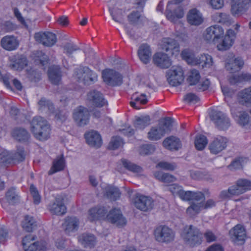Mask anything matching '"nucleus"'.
<instances>
[{
  "label": "nucleus",
  "mask_w": 251,
  "mask_h": 251,
  "mask_svg": "<svg viewBox=\"0 0 251 251\" xmlns=\"http://www.w3.org/2000/svg\"><path fill=\"white\" fill-rule=\"evenodd\" d=\"M65 167V159L63 156L58 157L53 161L52 166L48 172L49 175L63 170Z\"/></svg>",
  "instance_id": "nucleus-39"
},
{
  "label": "nucleus",
  "mask_w": 251,
  "mask_h": 251,
  "mask_svg": "<svg viewBox=\"0 0 251 251\" xmlns=\"http://www.w3.org/2000/svg\"><path fill=\"white\" fill-rule=\"evenodd\" d=\"M249 121V116L245 112H241L239 116L238 123L243 126L247 125Z\"/></svg>",
  "instance_id": "nucleus-63"
},
{
  "label": "nucleus",
  "mask_w": 251,
  "mask_h": 251,
  "mask_svg": "<svg viewBox=\"0 0 251 251\" xmlns=\"http://www.w3.org/2000/svg\"><path fill=\"white\" fill-rule=\"evenodd\" d=\"M154 176L156 179L164 183L172 182L176 180V178L173 176L161 172H155Z\"/></svg>",
  "instance_id": "nucleus-47"
},
{
  "label": "nucleus",
  "mask_w": 251,
  "mask_h": 251,
  "mask_svg": "<svg viewBox=\"0 0 251 251\" xmlns=\"http://www.w3.org/2000/svg\"><path fill=\"white\" fill-rule=\"evenodd\" d=\"M111 15L113 19L116 22L122 23L123 21V14L122 9H110Z\"/></svg>",
  "instance_id": "nucleus-54"
},
{
  "label": "nucleus",
  "mask_w": 251,
  "mask_h": 251,
  "mask_svg": "<svg viewBox=\"0 0 251 251\" xmlns=\"http://www.w3.org/2000/svg\"><path fill=\"white\" fill-rule=\"evenodd\" d=\"M131 99L132 100L130 102V105L136 109L141 108V105L145 104L148 101L146 96L144 94L139 96L133 95Z\"/></svg>",
  "instance_id": "nucleus-40"
},
{
  "label": "nucleus",
  "mask_w": 251,
  "mask_h": 251,
  "mask_svg": "<svg viewBox=\"0 0 251 251\" xmlns=\"http://www.w3.org/2000/svg\"><path fill=\"white\" fill-rule=\"evenodd\" d=\"M161 46L162 49L166 51H172V54L175 53V52L178 53L179 51V44L175 39L172 38H163L161 42Z\"/></svg>",
  "instance_id": "nucleus-26"
},
{
  "label": "nucleus",
  "mask_w": 251,
  "mask_h": 251,
  "mask_svg": "<svg viewBox=\"0 0 251 251\" xmlns=\"http://www.w3.org/2000/svg\"><path fill=\"white\" fill-rule=\"evenodd\" d=\"M153 63H166L169 61L168 55L163 52H157L152 56Z\"/></svg>",
  "instance_id": "nucleus-50"
},
{
  "label": "nucleus",
  "mask_w": 251,
  "mask_h": 251,
  "mask_svg": "<svg viewBox=\"0 0 251 251\" xmlns=\"http://www.w3.org/2000/svg\"><path fill=\"white\" fill-rule=\"evenodd\" d=\"M103 82L109 86H119L123 83V76L118 72L110 69H105L102 71Z\"/></svg>",
  "instance_id": "nucleus-6"
},
{
  "label": "nucleus",
  "mask_w": 251,
  "mask_h": 251,
  "mask_svg": "<svg viewBox=\"0 0 251 251\" xmlns=\"http://www.w3.org/2000/svg\"><path fill=\"white\" fill-rule=\"evenodd\" d=\"M244 64H226L225 67L230 73H234L239 71Z\"/></svg>",
  "instance_id": "nucleus-60"
},
{
  "label": "nucleus",
  "mask_w": 251,
  "mask_h": 251,
  "mask_svg": "<svg viewBox=\"0 0 251 251\" xmlns=\"http://www.w3.org/2000/svg\"><path fill=\"white\" fill-rule=\"evenodd\" d=\"M163 145L165 148L170 150H177L181 146L179 139L174 136L166 138L163 142Z\"/></svg>",
  "instance_id": "nucleus-33"
},
{
  "label": "nucleus",
  "mask_w": 251,
  "mask_h": 251,
  "mask_svg": "<svg viewBox=\"0 0 251 251\" xmlns=\"http://www.w3.org/2000/svg\"><path fill=\"white\" fill-rule=\"evenodd\" d=\"M84 78L81 79V83L85 85H89L97 80V74L89 69H86L84 74Z\"/></svg>",
  "instance_id": "nucleus-43"
},
{
  "label": "nucleus",
  "mask_w": 251,
  "mask_h": 251,
  "mask_svg": "<svg viewBox=\"0 0 251 251\" xmlns=\"http://www.w3.org/2000/svg\"><path fill=\"white\" fill-rule=\"evenodd\" d=\"M154 151V146L152 145H143L139 149V153L142 155H149L152 153Z\"/></svg>",
  "instance_id": "nucleus-55"
},
{
  "label": "nucleus",
  "mask_w": 251,
  "mask_h": 251,
  "mask_svg": "<svg viewBox=\"0 0 251 251\" xmlns=\"http://www.w3.org/2000/svg\"><path fill=\"white\" fill-rule=\"evenodd\" d=\"M182 59L187 63H195L197 57H195L194 52L188 49L183 50L181 53Z\"/></svg>",
  "instance_id": "nucleus-48"
},
{
  "label": "nucleus",
  "mask_w": 251,
  "mask_h": 251,
  "mask_svg": "<svg viewBox=\"0 0 251 251\" xmlns=\"http://www.w3.org/2000/svg\"><path fill=\"white\" fill-rule=\"evenodd\" d=\"M34 39L38 43L48 47L53 45L56 41V35L50 32H39L35 33Z\"/></svg>",
  "instance_id": "nucleus-17"
},
{
  "label": "nucleus",
  "mask_w": 251,
  "mask_h": 251,
  "mask_svg": "<svg viewBox=\"0 0 251 251\" xmlns=\"http://www.w3.org/2000/svg\"><path fill=\"white\" fill-rule=\"evenodd\" d=\"M154 236L155 240L159 242L169 243L174 241L175 234L169 227L160 226L155 228Z\"/></svg>",
  "instance_id": "nucleus-7"
},
{
  "label": "nucleus",
  "mask_w": 251,
  "mask_h": 251,
  "mask_svg": "<svg viewBox=\"0 0 251 251\" xmlns=\"http://www.w3.org/2000/svg\"><path fill=\"white\" fill-rule=\"evenodd\" d=\"M30 192L32 196L34 203L38 204L41 201V196L33 184H31L30 186Z\"/></svg>",
  "instance_id": "nucleus-57"
},
{
  "label": "nucleus",
  "mask_w": 251,
  "mask_h": 251,
  "mask_svg": "<svg viewBox=\"0 0 251 251\" xmlns=\"http://www.w3.org/2000/svg\"><path fill=\"white\" fill-rule=\"evenodd\" d=\"M211 19L215 23L227 26H229L232 23L230 15L225 12H215L211 15Z\"/></svg>",
  "instance_id": "nucleus-29"
},
{
  "label": "nucleus",
  "mask_w": 251,
  "mask_h": 251,
  "mask_svg": "<svg viewBox=\"0 0 251 251\" xmlns=\"http://www.w3.org/2000/svg\"><path fill=\"white\" fill-rule=\"evenodd\" d=\"M106 219L108 222L118 227L125 226L127 222L121 210L117 208H113L110 210L106 216Z\"/></svg>",
  "instance_id": "nucleus-10"
},
{
  "label": "nucleus",
  "mask_w": 251,
  "mask_h": 251,
  "mask_svg": "<svg viewBox=\"0 0 251 251\" xmlns=\"http://www.w3.org/2000/svg\"><path fill=\"white\" fill-rule=\"evenodd\" d=\"M124 142L123 139L120 137H114L111 139L109 143V147L110 149L115 150L123 146Z\"/></svg>",
  "instance_id": "nucleus-56"
},
{
  "label": "nucleus",
  "mask_w": 251,
  "mask_h": 251,
  "mask_svg": "<svg viewBox=\"0 0 251 251\" xmlns=\"http://www.w3.org/2000/svg\"><path fill=\"white\" fill-rule=\"evenodd\" d=\"M227 142V139L224 136H218L214 138L209 145L210 152L214 154L219 153L226 148Z\"/></svg>",
  "instance_id": "nucleus-18"
},
{
  "label": "nucleus",
  "mask_w": 251,
  "mask_h": 251,
  "mask_svg": "<svg viewBox=\"0 0 251 251\" xmlns=\"http://www.w3.org/2000/svg\"><path fill=\"white\" fill-rule=\"evenodd\" d=\"M205 200V196L204 194L200 191L193 192L192 195L191 200L194 201L193 202H200Z\"/></svg>",
  "instance_id": "nucleus-61"
},
{
  "label": "nucleus",
  "mask_w": 251,
  "mask_h": 251,
  "mask_svg": "<svg viewBox=\"0 0 251 251\" xmlns=\"http://www.w3.org/2000/svg\"><path fill=\"white\" fill-rule=\"evenodd\" d=\"M187 21L191 25L198 26L203 22L202 15L196 8L189 10L186 15Z\"/></svg>",
  "instance_id": "nucleus-22"
},
{
  "label": "nucleus",
  "mask_w": 251,
  "mask_h": 251,
  "mask_svg": "<svg viewBox=\"0 0 251 251\" xmlns=\"http://www.w3.org/2000/svg\"><path fill=\"white\" fill-rule=\"evenodd\" d=\"M140 17V12L138 11H133L128 15L127 19L131 24H135L137 23Z\"/></svg>",
  "instance_id": "nucleus-58"
},
{
  "label": "nucleus",
  "mask_w": 251,
  "mask_h": 251,
  "mask_svg": "<svg viewBox=\"0 0 251 251\" xmlns=\"http://www.w3.org/2000/svg\"><path fill=\"white\" fill-rule=\"evenodd\" d=\"M215 201L212 199H208L206 201L204 200L200 202H192L187 210V213L193 216L200 212L202 209H206L215 206Z\"/></svg>",
  "instance_id": "nucleus-13"
},
{
  "label": "nucleus",
  "mask_w": 251,
  "mask_h": 251,
  "mask_svg": "<svg viewBox=\"0 0 251 251\" xmlns=\"http://www.w3.org/2000/svg\"><path fill=\"white\" fill-rule=\"evenodd\" d=\"M200 79L199 72L196 69H193L189 72L187 81L190 85H195L200 82Z\"/></svg>",
  "instance_id": "nucleus-45"
},
{
  "label": "nucleus",
  "mask_w": 251,
  "mask_h": 251,
  "mask_svg": "<svg viewBox=\"0 0 251 251\" xmlns=\"http://www.w3.org/2000/svg\"><path fill=\"white\" fill-rule=\"evenodd\" d=\"M151 119L149 115L136 116L134 126L137 129H143L150 124Z\"/></svg>",
  "instance_id": "nucleus-38"
},
{
  "label": "nucleus",
  "mask_w": 251,
  "mask_h": 251,
  "mask_svg": "<svg viewBox=\"0 0 251 251\" xmlns=\"http://www.w3.org/2000/svg\"><path fill=\"white\" fill-rule=\"evenodd\" d=\"M35 237L31 235L25 236L23 239V246L25 251H45L47 243L45 241L33 242Z\"/></svg>",
  "instance_id": "nucleus-8"
},
{
  "label": "nucleus",
  "mask_w": 251,
  "mask_h": 251,
  "mask_svg": "<svg viewBox=\"0 0 251 251\" xmlns=\"http://www.w3.org/2000/svg\"><path fill=\"white\" fill-rule=\"evenodd\" d=\"M86 142L92 147L99 148L102 144L100 134L97 131H91L85 134Z\"/></svg>",
  "instance_id": "nucleus-25"
},
{
  "label": "nucleus",
  "mask_w": 251,
  "mask_h": 251,
  "mask_svg": "<svg viewBox=\"0 0 251 251\" xmlns=\"http://www.w3.org/2000/svg\"><path fill=\"white\" fill-rule=\"evenodd\" d=\"M247 158L243 157H239L233 160L231 163L228 165L227 168L231 171L240 170L243 168L245 162L247 161Z\"/></svg>",
  "instance_id": "nucleus-46"
},
{
  "label": "nucleus",
  "mask_w": 251,
  "mask_h": 251,
  "mask_svg": "<svg viewBox=\"0 0 251 251\" xmlns=\"http://www.w3.org/2000/svg\"><path fill=\"white\" fill-rule=\"evenodd\" d=\"M0 45L3 49L11 51L18 48L19 42L15 36L7 35L1 39Z\"/></svg>",
  "instance_id": "nucleus-24"
},
{
  "label": "nucleus",
  "mask_w": 251,
  "mask_h": 251,
  "mask_svg": "<svg viewBox=\"0 0 251 251\" xmlns=\"http://www.w3.org/2000/svg\"><path fill=\"white\" fill-rule=\"evenodd\" d=\"M9 67L11 69L18 72L25 68L28 77L31 81L36 82L41 78V73L37 69L28 66L27 64H10Z\"/></svg>",
  "instance_id": "nucleus-11"
},
{
  "label": "nucleus",
  "mask_w": 251,
  "mask_h": 251,
  "mask_svg": "<svg viewBox=\"0 0 251 251\" xmlns=\"http://www.w3.org/2000/svg\"><path fill=\"white\" fill-rule=\"evenodd\" d=\"M231 238L235 240L244 242L246 237L245 228L241 225H237L229 231Z\"/></svg>",
  "instance_id": "nucleus-30"
},
{
  "label": "nucleus",
  "mask_w": 251,
  "mask_h": 251,
  "mask_svg": "<svg viewBox=\"0 0 251 251\" xmlns=\"http://www.w3.org/2000/svg\"><path fill=\"white\" fill-rule=\"evenodd\" d=\"M121 162L124 168L130 172L134 173H140L142 172V168L140 166L127 159L122 158Z\"/></svg>",
  "instance_id": "nucleus-44"
},
{
  "label": "nucleus",
  "mask_w": 251,
  "mask_h": 251,
  "mask_svg": "<svg viewBox=\"0 0 251 251\" xmlns=\"http://www.w3.org/2000/svg\"><path fill=\"white\" fill-rule=\"evenodd\" d=\"M166 13L167 18L173 23H176L184 15V9L181 6H177L172 10L167 9Z\"/></svg>",
  "instance_id": "nucleus-27"
},
{
  "label": "nucleus",
  "mask_w": 251,
  "mask_h": 251,
  "mask_svg": "<svg viewBox=\"0 0 251 251\" xmlns=\"http://www.w3.org/2000/svg\"><path fill=\"white\" fill-rule=\"evenodd\" d=\"M224 34V31L221 26L214 25L206 29L204 37L206 40L216 44L221 38L223 37Z\"/></svg>",
  "instance_id": "nucleus-12"
},
{
  "label": "nucleus",
  "mask_w": 251,
  "mask_h": 251,
  "mask_svg": "<svg viewBox=\"0 0 251 251\" xmlns=\"http://www.w3.org/2000/svg\"><path fill=\"white\" fill-rule=\"evenodd\" d=\"M87 100L93 105L101 107L107 104L103 95L99 91L94 90L87 94Z\"/></svg>",
  "instance_id": "nucleus-19"
},
{
  "label": "nucleus",
  "mask_w": 251,
  "mask_h": 251,
  "mask_svg": "<svg viewBox=\"0 0 251 251\" xmlns=\"http://www.w3.org/2000/svg\"><path fill=\"white\" fill-rule=\"evenodd\" d=\"M104 196L110 201H116L121 196V193L118 188L112 186H107L104 188Z\"/></svg>",
  "instance_id": "nucleus-32"
},
{
  "label": "nucleus",
  "mask_w": 251,
  "mask_h": 251,
  "mask_svg": "<svg viewBox=\"0 0 251 251\" xmlns=\"http://www.w3.org/2000/svg\"><path fill=\"white\" fill-rule=\"evenodd\" d=\"M172 127V119L166 117L160 120L158 124L152 126L148 133V138L151 141H157L162 138L165 134L169 133Z\"/></svg>",
  "instance_id": "nucleus-3"
},
{
  "label": "nucleus",
  "mask_w": 251,
  "mask_h": 251,
  "mask_svg": "<svg viewBox=\"0 0 251 251\" xmlns=\"http://www.w3.org/2000/svg\"><path fill=\"white\" fill-rule=\"evenodd\" d=\"M231 39H228L225 37L217 45V49L220 51H224L228 50L233 45Z\"/></svg>",
  "instance_id": "nucleus-52"
},
{
  "label": "nucleus",
  "mask_w": 251,
  "mask_h": 251,
  "mask_svg": "<svg viewBox=\"0 0 251 251\" xmlns=\"http://www.w3.org/2000/svg\"><path fill=\"white\" fill-rule=\"evenodd\" d=\"M10 61L13 63H25L26 61V58L23 54H17L10 57Z\"/></svg>",
  "instance_id": "nucleus-64"
},
{
  "label": "nucleus",
  "mask_w": 251,
  "mask_h": 251,
  "mask_svg": "<svg viewBox=\"0 0 251 251\" xmlns=\"http://www.w3.org/2000/svg\"><path fill=\"white\" fill-rule=\"evenodd\" d=\"M246 4L244 0H238L232 5V13L235 16H240L243 15L246 12Z\"/></svg>",
  "instance_id": "nucleus-34"
},
{
  "label": "nucleus",
  "mask_w": 251,
  "mask_h": 251,
  "mask_svg": "<svg viewBox=\"0 0 251 251\" xmlns=\"http://www.w3.org/2000/svg\"><path fill=\"white\" fill-rule=\"evenodd\" d=\"M31 130L36 139L42 141L49 138L50 129L46 120L42 117L36 116L31 122Z\"/></svg>",
  "instance_id": "nucleus-2"
},
{
  "label": "nucleus",
  "mask_w": 251,
  "mask_h": 251,
  "mask_svg": "<svg viewBox=\"0 0 251 251\" xmlns=\"http://www.w3.org/2000/svg\"><path fill=\"white\" fill-rule=\"evenodd\" d=\"M251 189V181L247 179H239L235 184L229 187L227 190L221 192L220 197L229 199L233 196H239Z\"/></svg>",
  "instance_id": "nucleus-4"
},
{
  "label": "nucleus",
  "mask_w": 251,
  "mask_h": 251,
  "mask_svg": "<svg viewBox=\"0 0 251 251\" xmlns=\"http://www.w3.org/2000/svg\"><path fill=\"white\" fill-rule=\"evenodd\" d=\"M48 209L52 215H63L67 212L63 199L61 197H56L54 200L48 205Z\"/></svg>",
  "instance_id": "nucleus-14"
},
{
  "label": "nucleus",
  "mask_w": 251,
  "mask_h": 251,
  "mask_svg": "<svg viewBox=\"0 0 251 251\" xmlns=\"http://www.w3.org/2000/svg\"><path fill=\"white\" fill-rule=\"evenodd\" d=\"M79 242L84 247L92 249L97 243L96 237L92 234L83 233L78 237Z\"/></svg>",
  "instance_id": "nucleus-28"
},
{
  "label": "nucleus",
  "mask_w": 251,
  "mask_h": 251,
  "mask_svg": "<svg viewBox=\"0 0 251 251\" xmlns=\"http://www.w3.org/2000/svg\"><path fill=\"white\" fill-rule=\"evenodd\" d=\"M22 225L24 230L27 232H31L36 226L37 224L33 217L26 215L25 217Z\"/></svg>",
  "instance_id": "nucleus-41"
},
{
  "label": "nucleus",
  "mask_w": 251,
  "mask_h": 251,
  "mask_svg": "<svg viewBox=\"0 0 251 251\" xmlns=\"http://www.w3.org/2000/svg\"><path fill=\"white\" fill-rule=\"evenodd\" d=\"M79 220L74 216H68L64 219L62 224L63 228L66 234L76 231L79 227Z\"/></svg>",
  "instance_id": "nucleus-20"
},
{
  "label": "nucleus",
  "mask_w": 251,
  "mask_h": 251,
  "mask_svg": "<svg viewBox=\"0 0 251 251\" xmlns=\"http://www.w3.org/2000/svg\"><path fill=\"white\" fill-rule=\"evenodd\" d=\"M134 203L137 209L143 211H148L153 208V201L150 197L138 194L134 199Z\"/></svg>",
  "instance_id": "nucleus-16"
},
{
  "label": "nucleus",
  "mask_w": 251,
  "mask_h": 251,
  "mask_svg": "<svg viewBox=\"0 0 251 251\" xmlns=\"http://www.w3.org/2000/svg\"><path fill=\"white\" fill-rule=\"evenodd\" d=\"M167 190L171 192L173 195L179 197L182 190V187L176 184H173L168 186Z\"/></svg>",
  "instance_id": "nucleus-59"
},
{
  "label": "nucleus",
  "mask_w": 251,
  "mask_h": 251,
  "mask_svg": "<svg viewBox=\"0 0 251 251\" xmlns=\"http://www.w3.org/2000/svg\"><path fill=\"white\" fill-rule=\"evenodd\" d=\"M90 113L87 108L80 106L74 110L73 118L79 126L86 125L89 121Z\"/></svg>",
  "instance_id": "nucleus-15"
},
{
  "label": "nucleus",
  "mask_w": 251,
  "mask_h": 251,
  "mask_svg": "<svg viewBox=\"0 0 251 251\" xmlns=\"http://www.w3.org/2000/svg\"><path fill=\"white\" fill-rule=\"evenodd\" d=\"M108 211V209L104 206L92 207L88 211V219L93 222L103 219Z\"/></svg>",
  "instance_id": "nucleus-23"
},
{
  "label": "nucleus",
  "mask_w": 251,
  "mask_h": 251,
  "mask_svg": "<svg viewBox=\"0 0 251 251\" xmlns=\"http://www.w3.org/2000/svg\"><path fill=\"white\" fill-rule=\"evenodd\" d=\"M5 198L8 203L11 204L18 202L20 200L18 193L14 187H11L7 191L5 194Z\"/></svg>",
  "instance_id": "nucleus-42"
},
{
  "label": "nucleus",
  "mask_w": 251,
  "mask_h": 251,
  "mask_svg": "<svg viewBox=\"0 0 251 251\" xmlns=\"http://www.w3.org/2000/svg\"><path fill=\"white\" fill-rule=\"evenodd\" d=\"M48 75L50 81L52 84L58 85L61 83L62 75L59 66L50 65L48 70Z\"/></svg>",
  "instance_id": "nucleus-21"
},
{
  "label": "nucleus",
  "mask_w": 251,
  "mask_h": 251,
  "mask_svg": "<svg viewBox=\"0 0 251 251\" xmlns=\"http://www.w3.org/2000/svg\"><path fill=\"white\" fill-rule=\"evenodd\" d=\"M86 69H89V68L85 67H80L75 70L73 76L74 79L78 83H80L81 79L84 78V75L86 72Z\"/></svg>",
  "instance_id": "nucleus-51"
},
{
  "label": "nucleus",
  "mask_w": 251,
  "mask_h": 251,
  "mask_svg": "<svg viewBox=\"0 0 251 251\" xmlns=\"http://www.w3.org/2000/svg\"><path fill=\"white\" fill-rule=\"evenodd\" d=\"M211 120L220 130L227 129L230 126L229 119L221 111L213 110L210 114Z\"/></svg>",
  "instance_id": "nucleus-9"
},
{
  "label": "nucleus",
  "mask_w": 251,
  "mask_h": 251,
  "mask_svg": "<svg viewBox=\"0 0 251 251\" xmlns=\"http://www.w3.org/2000/svg\"><path fill=\"white\" fill-rule=\"evenodd\" d=\"M12 136L20 142H26L30 137L28 132L24 128H17L12 132Z\"/></svg>",
  "instance_id": "nucleus-37"
},
{
  "label": "nucleus",
  "mask_w": 251,
  "mask_h": 251,
  "mask_svg": "<svg viewBox=\"0 0 251 251\" xmlns=\"http://www.w3.org/2000/svg\"><path fill=\"white\" fill-rule=\"evenodd\" d=\"M181 237L185 243L191 247L200 245L202 239V235L199 230L192 225L184 228Z\"/></svg>",
  "instance_id": "nucleus-5"
},
{
  "label": "nucleus",
  "mask_w": 251,
  "mask_h": 251,
  "mask_svg": "<svg viewBox=\"0 0 251 251\" xmlns=\"http://www.w3.org/2000/svg\"><path fill=\"white\" fill-rule=\"evenodd\" d=\"M208 141L207 138L203 135H198L195 139V145L198 150H202L206 146Z\"/></svg>",
  "instance_id": "nucleus-49"
},
{
  "label": "nucleus",
  "mask_w": 251,
  "mask_h": 251,
  "mask_svg": "<svg viewBox=\"0 0 251 251\" xmlns=\"http://www.w3.org/2000/svg\"><path fill=\"white\" fill-rule=\"evenodd\" d=\"M138 54L142 62L148 63L150 60L151 54L150 47L146 44H142L139 47Z\"/></svg>",
  "instance_id": "nucleus-31"
},
{
  "label": "nucleus",
  "mask_w": 251,
  "mask_h": 251,
  "mask_svg": "<svg viewBox=\"0 0 251 251\" xmlns=\"http://www.w3.org/2000/svg\"><path fill=\"white\" fill-rule=\"evenodd\" d=\"M79 50V48L73 43H67L63 46V52L69 57H72V54L74 51Z\"/></svg>",
  "instance_id": "nucleus-53"
},
{
  "label": "nucleus",
  "mask_w": 251,
  "mask_h": 251,
  "mask_svg": "<svg viewBox=\"0 0 251 251\" xmlns=\"http://www.w3.org/2000/svg\"><path fill=\"white\" fill-rule=\"evenodd\" d=\"M38 105L39 109L41 112H45L50 114L53 113L54 111V107L52 103L44 98H41L39 101Z\"/></svg>",
  "instance_id": "nucleus-36"
},
{
  "label": "nucleus",
  "mask_w": 251,
  "mask_h": 251,
  "mask_svg": "<svg viewBox=\"0 0 251 251\" xmlns=\"http://www.w3.org/2000/svg\"><path fill=\"white\" fill-rule=\"evenodd\" d=\"M160 69H169L166 72L168 82L172 86H177L183 82L184 71L178 65H171L172 64H155Z\"/></svg>",
  "instance_id": "nucleus-1"
},
{
  "label": "nucleus",
  "mask_w": 251,
  "mask_h": 251,
  "mask_svg": "<svg viewBox=\"0 0 251 251\" xmlns=\"http://www.w3.org/2000/svg\"><path fill=\"white\" fill-rule=\"evenodd\" d=\"M239 102L242 104L251 105V86L241 91L238 94Z\"/></svg>",
  "instance_id": "nucleus-35"
},
{
  "label": "nucleus",
  "mask_w": 251,
  "mask_h": 251,
  "mask_svg": "<svg viewBox=\"0 0 251 251\" xmlns=\"http://www.w3.org/2000/svg\"><path fill=\"white\" fill-rule=\"evenodd\" d=\"M195 63H213V59L210 55L203 54H201L199 58L197 57Z\"/></svg>",
  "instance_id": "nucleus-62"
}]
</instances>
